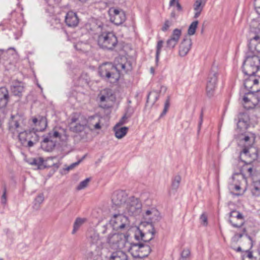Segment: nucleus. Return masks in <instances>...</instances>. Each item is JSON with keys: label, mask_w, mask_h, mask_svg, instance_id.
I'll return each instance as SVG.
<instances>
[{"label": "nucleus", "mask_w": 260, "mask_h": 260, "mask_svg": "<svg viewBox=\"0 0 260 260\" xmlns=\"http://www.w3.org/2000/svg\"><path fill=\"white\" fill-rule=\"evenodd\" d=\"M198 24L199 21L196 20L190 24L187 30V34L189 36H192L195 34Z\"/></svg>", "instance_id": "obj_33"}, {"label": "nucleus", "mask_w": 260, "mask_h": 260, "mask_svg": "<svg viewBox=\"0 0 260 260\" xmlns=\"http://www.w3.org/2000/svg\"><path fill=\"white\" fill-rule=\"evenodd\" d=\"M46 136L52 140H54V139L60 138V135L59 133L57 131L51 132L49 133Z\"/></svg>", "instance_id": "obj_44"}, {"label": "nucleus", "mask_w": 260, "mask_h": 260, "mask_svg": "<svg viewBox=\"0 0 260 260\" xmlns=\"http://www.w3.org/2000/svg\"><path fill=\"white\" fill-rule=\"evenodd\" d=\"M106 100V96L104 95H102L100 97V101L101 102H104Z\"/></svg>", "instance_id": "obj_60"}, {"label": "nucleus", "mask_w": 260, "mask_h": 260, "mask_svg": "<svg viewBox=\"0 0 260 260\" xmlns=\"http://www.w3.org/2000/svg\"><path fill=\"white\" fill-rule=\"evenodd\" d=\"M1 203L4 205L7 204V188L5 185L4 186L3 193L1 197Z\"/></svg>", "instance_id": "obj_46"}, {"label": "nucleus", "mask_w": 260, "mask_h": 260, "mask_svg": "<svg viewBox=\"0 0 260 260\" xmlns=\"http://www.w3.org/2000/svg\"><path fill=\"white\" fill-rule=\"evenodd\" d=\"M108 226H109V225H108V224L104 225L102 226V234H104L107 233V231L108 228Z\"/></svg>", "instance_id": "obj_58"}, {"label": "nucleus", "mask_w": 260, "mask_h": 260, "mask_svg": "<svg viewBox=\"0 0 260 260\" xmlns=\"http://www.w3.org/2000/svg\"><path fill=\"white\" fill-rule=\"evenodd\" d=\"M32 134L34 135L36 137L37 136L35 133H32L30 131H27L25 130L24 128H23L21 132H19L17 135H15L18 137L19 140L21 142V143L23 144L28 138L29 136Z\"/></svg>", "instance_id": "obj_26"}, {"label": "nucleus", "mask_w": 260, "mask_h": 260, "mask_svg": "<svg viewBox=\"0 0 260 260\" xmlns=\"http://www.w3.org/2000/svg\"><path fill=\"white\" fill-rule=\"evenodd\" d=\"M248 47L250 51H252L254 49L256 52L260 53V37L255 35L251 39L249 42Z\"/></svg>", "instance_id": "obj_23"}, {"label": "nucleus", "mask_w": 260, "mask_h": 260, "mask_svg": "<svg viewBox=\"0 0 260 260\" xmlns=\"http://www.w3.org/2000/svg\"><path fill=\"white\" fill-rule=\"evenodd\" d=\"M34 143L32 141L29 140L27 143V146L29 147H31L34 146Z\"/></svg>", "instance_id": "obj_59"}, {"label": "nucleus", "mask_w": 260, "mask_h": 260, "mask_svg": "<svg viewBox=\"0 0 260 260\" xmlns=\"http://www.w3.org/2000/svg\"><path fill=\"white\" fill-rule=\"evenodd\" d=\"M89 181L90 178H86L85 180L80 182L79 185L77 186L76 189L78 190H80L86 188L87 186Z\"/></svg>", "instance_id": "obj_40"}, {"label": "nucleus", "mask_w": 260, "mask_h": 260, "mask_svg": "<svg viewBox=\"0 0 260 260\" xmlns=\"http://www.w3.org/2000/svg\"><path fill=\"white\" fill-rule=\"evenodd\" d=\"M181 35V30L178 28H175L173 30V32L170 37V38L178 42L180 39Z\"/></svg>", "instance_id": "obj_38"}, {"label": "nucleus", "mask_w": 260, "mask_h": 260, "mask_svg": "<svg viewBox=\"0 0 260 260\" xmlns=\"http://www.w3.org/2000/svg\"><path fill=\"white\" fill-rule=\"evenodd\" d=\"M127 119V117L125 114L122 117V118L120 119L119 122L116 125H118V126H121L123 125V124L126 122Z\"/></svg>", "instance_id": "obj_50"}, {"label": "nucleus", "mask_w": 260, "mask_h": 260, "mask_svg": "<svg viewBox=\"0 0 260 260\" xmlns=\"http://www.w3.org/2000/svg\"><path fill=\"white\" fill-rule=\"evenodd\" d=\"M192 46L191 39L186 37L181 41L179 46V54L181 56H185L187 54Z\"/></svg>", "instance_id": "obj_16"}, {"label": "nucleus", "mask_w": 260, "mask_h": 260, "mask_svg": "<svg viewBox=\"0 0 260 260\" xmlns=\"http://www.w3.org/2000/svg\"><path fill=\"white\" fill-rule=\"evenodd\" d=\"M259 91H260V89L256 88L253 89V90H250V91L247 92V94H249V95H251L249 100H251V103L254 106L257 105L260 100V98L254 93H257Z\"/></svg>", "instance_id": "obj_29"}, {"label": "nucleus", "mask_w": 260, "mask_h": 260, "mask_svg": "<svg viewBox=\"0 0 260 260\" xmlns=\"http://www.w3.org/2000/svg\"><path fill=\"white\" fill-rule=\"evenodd\" d=\"M96 116L92 115L86 118L80 114H75L71 118L70 129L75 133L83 132L86 128L91 130L90 128L91 121L94 120Z\"/></svg>", "instance_id": "obj_3"}, {"label": "nucleus", "mask_w": 260, "mask_h": 260, "mask_svg": "<svg viewBox=\"0 0 260 260\" xmlns=\"http://www.w3.org/2000/svg\"><path fill=\"white\" fill-rule=\"evenodd\" d=\"M252 188L251 189V193L253 196H260V180L253 182Z\"/></svg>", "instance_id": "obj_31"}, {"label": "nucleus", "mask_w": 260, "mask_h": 260, "mask_svg": "<svg viewBox=\"0 0 260 260\" xmlns=\"http://www.w3.org/2000/svg\"><path fill=\"white\" fill-rule=\"evenodd\" d=\"M249 118L247 115H244L243 117L239 118L237 123V127L241 131L246 130L249 126Z\"/></svg>", "instance_id": "obj_25"}, {"label": "nucleus", "mask_w": 260, "mask_h": 260, "mask_svg": "<svg viewBox=\"0 0 260 260\" xmlns=\"http://www.w3.org/2000/svg\"><path fill=\"white\" fill-rule=\"evenodd\" d=\"M56 141L55 140H52L47 136H43V140L41 142V148L45 151L50 152L53 150Z\"/></svg>", "instance_id": "obj_18"}, {"label": "nucleus", "mask_w": 260, "mask_h": 260, "mask_svg": "<svg viewBox=\"0 0 260 260\" xmlns=\"http://www.w3.org/2000/svg\"><path fill=\"white\" fill-rule=\"evenodd\" d=\"M128 251L135 258H144L148 256L151 249L147 244L141 242L131 243L128 248Z\"/></svg>", "instance_id": "obj_7"}, {"label": "nucleus", "mask_w": 260, "mask_h": 260, "mask_svg": "<svg viewBox=\"0 0 260 260\" xmlns=\"http://www.w3.org/2000/svg\"><path fill=\"white\" fill-rule=\"evenodd\" d=\"M203 112H201L200 116V120L198 124V132H199L201 129L202 124L203 123Z\"/></svg>", "instance_id": "obj_53"}, {"label": "nucleus", "mask_w": 260, "mask_h": 260, "mask_svg": "<svg viewBox=\"0 0 260 260\" xmlns=\"http://www.w3.org/2000/svg\"><path fill=\"white\" fill-rule=\"evenodd\" d=\"M81 162V160H78L77 162H74L70 165L69 166H68L67 168H66V170L67 171H69L70 170H72L74 169L75 167H77L79 164Z\"/></svg>", "instance_id": "obj_51"}, {"label": "nucleus", "mask_w": 260, "mask_h": 260, "mask_svg": "<svg viewBox=\"0 0 260 260\" xmlns=\"http://www.w3.org/2000/svg\"><path fill=\"white\" fill-rule=\"evenodd\" d=\"M164 41L162 40H159L157 42L156 49V55H155V61L157 63L159 60V55L160 54L161 49L162 47Z\"/></svg>", "instance_id": "obj_34"}, {"label": "nucleus", "mask_w": 260, "mask_h": 260, "mask_svg": "<svg viewBox=\"0 0 260 260\" xmlns=\"http://www.w3.org/2000/svg\"><path fill=\"white\" fill-rule=\"evenodd\" d=\"M248 77L247 78H245L244 86L245 88L250 91V90H253V75H247Z\"/></svg>", "instance_id": "obj_32"}, {"label": "nucleus", "mask_w": 260, "mask_h": 260, "mask_svg": "<svg viewBox=\"0 0 260 260\" xmlns=\"http://www.w3.org/2000/svg\"><path fill=\"white\" fill-rule=\"evenodd\" d=\"M41 122H44L45 123V126L47 125V122L45 118H42L41 120Z\"/></svg>", "instance_id": "obj_62"}, {"label": "nucleus", "mask_w": 260, "mask_h": 260, "mask_svg": "<svg viewBox=\"0 0 260 260\" xmlns=\"http://www.w3.org/2000/svg\"><path fill=\"white\" fill-rule=\"evenodd\" d=\"M64 21L67 25L69 27H75L79 23V18L77 14L72 11L66 14Z\"/></svg>", "instance_id": "obj_17"}, {"label": "nucleus", "mask_w": 260, "mask_h": 260, "mask_svg": "<svg viewBox=\"0 0 260 260\" xmlns=\"http://www.w3.org/2000/svg\"><path fill=\"white\" fill-rule=\"evenodd\" d=\"M88 241L91 246H95L96 249H98V250L101 249L102 241L98 234L95 232L91 234L88 237Z\"/></svg>", "instance_id": "obj_22"}, {"label": "nucleus", "mask_w": 260, "mask_h": 260, "mask_svg": "<svg viewBox=\"0 0 260 260\" xmlns=\"http://www.w3.org/2000/svg\"><path fill=\"white\" fill-rule=\"evenodd\" d=\"M109 260H128L126 253L122 250L111 252L109 256Z\"/></svg>", "instance_id": "obj_24"}, {"label": "nucleus", "mask_w": 260, "mask_h": 260, "mask_svg": "<svg viewBox=\"0 0 260 260\" xmlns=\"http://www.w3.org/2000/svg\"><path fill=\"white\" fill-rule=\"evenodd\" d=\"M254 138H252V139L248 136H245L243 139L241 140V142H243L246 144L244 146V148L240 153V159L241 160V161H243V160L241 159V154L242 153H243L245 155H247L249 153V149L250 148H251L252 146V144L254 142ZM244 162H245L244 161Z\"/></svg>", "instance_id": "obj_20"}, {"label": "nucleus", "mask_w": 260, "mask_h": 260, "mask_svg": "<svg viewBox=\"0 0 260 260\" xmlns=\"http://www.w3.org/2000/svg\"><path fill=\"white\" fill-rule=\"evenodd\" d=\"M255 9L257 13L260 14V0H255L254 2Z\"/></svg>", "instance_id": "obj_52"}, {"label": "nucleus", "mask_w": 260, "mask_h": 260, "mask_svg": "<svg viewBox=\"0 0 260 260\" xmlns=\"http://www.w3.org/2000/svg\"><path fill=\"white\" fill-rule=\"evenodd\" d=\"M128 69H126V64L118 63L115 66L111 63H105L100 66L99 74L100 76L111 83L117 82L120 77V72L127 73Z\"/></svg>", "instance_id": "obj_1"}, {"label": "nucleus", "mask_w": 260, "mask_h": 260, "mask_svg": "<svg viewBox=\"0 0 260 260\" xmlns=\"http://www.w3.org/2000/svg\"><path fill=\"white\" fill-rule=\"evenodd\" d=\"M96 116V117L94 120H92L91 121V124H90V128L92 129L91 131L94 130V129H100L101 128V120L99 118H98V121H96L95 123L94 122V121L95 120L96 118H98V116L96 115H94Z\"/></svg>", "instance_id": "obj_37"}, {"label": "nucleus", "mask_w": 260, "mask_h": 260, "mask_svg": "<svg viewBox=\"0 0 260 260\" xmlns=\"http://www.w3.org/2000/svg\"><path fill=\"white\" fill-rule=\"evenodd\" d=\"M49 21L51 25L54 26V27L58 28L61 26L60 19L55 16L51 18Z\"/></svg>", "instance_id": "obj_41"}, {"label": "nucleus", "mask_w": 260, "mask_h": 260, "mask_svg": "<svg viewBox=\"0 0 260 260\" xmlns=\"http://www.w3.org/2000/svg\"><path fill=\"white\" fill-rule=\"evenodd\" d=\"M11 91L14 95L20 96L22 95L24 88L21 83H16L11 86Z\"/></svg>", "instance_id": "obj_28"}, {"label": "nucleus", "mask_w": 260, "mask_h": 260, "mask_svg": "<svg viewBox=\"0 0 260 260\" xmlns=\"http://www.w3.org/2000/svg\"><path fill=\"white\" fill-rule=\"evenodd\" d=\"M110 20L116 25L121 24L126 19L125 13L122 10L111 8L109 11Z\"/></svg>", "instance_id": "obj_13"}, {"label": "nucleus", "mask_w": 260, "mask_h": 260, "mask_svg": "<svg viewBox=\"0 0 260 260\" xmlns=\"http://www.w3.org/2000/svg\"><path fill=\"white\" fill-rule=\"evenodd\" d=\"M127 127H120V126H118V125H115L114 127L115 136L118 139H121L125 136L127 133Z\"/></svg>", "instance_id": "obj_27"}, {"label": "nucleus", "mask_w": 260, "mask_h": 260, "mask_svg": "<svg viewBox=\"0 0 260 260\" xmlns=\"http://www.w3.org/2000/svg\"><path fill=\"white\" fill-rule=\"evenodd\" d=\"M9 98V92L5 87L0 88V108H5L8 103Z\"/></svg>", "instance_id": "obj_21"}, {"label": "nucleus", "mask_w": 260, "mask_h": 260, "mask_svg": "<svg viewBox=\"0 0 260 260\" xmlns=\"http://www.w3.org/2000/svg\"><path fill=\"white\" fill-rule=\"evenodd\" d=\"M181 178L179 175L174 177L172 182V187L173 189H177L179 187Z\"/></svg>", "instance_id": "obj_35"}, {"label": "nucleus", "mask_w": 260, "mask_h": 260, "mask_svg": "<svg viewBox=\"0 0 260 260\" xmlns=\"http://www.w3.org/2000/svg\"><path fill=\"white\" fill-rule=\"evenodd\" d=\"M171 17L173 18H175L176 17V14L174 11L171 12Z\"/></svg>", "instance_id": "obj_61"}, {"label": "nucleus", "mask_w": 260, "mask_h": 260, "mask_svg": "<svg viewBox=\"0 0 260 260\" xmlns=\"http://www.w3.org/2000/svg\"><path fill=\"white\" fill-rule=\"evenodd\" d=\"M247 170H248V172L250 174H252L253 169H252V168L251 167L248 168L247 169Z\"/></svg>", "instance_id": "obj_63"}, {"label": "nucleus", "mask_w": 260, "mask_h": 260, "mask_svg": "<svg viewBox=\"0 0 260 260\" xmlns=\"http://www.w3.org/2000/svg\"><path fill=\"white\" fill-rule=\"evenodd\" d=\"M242 69L245 75H254L260 69L259 57L252 52H247Z\"/></svg>", "instance_id": "obj_5"}, {"label": "nucleus", "mask_w": 260, "mask_h": 260, "mask_svg": "<svg viewBox=\"0 0 260 260\" xmlns=\"http://www.w3.org/2000/svg\"><path fill=\"white\" fill-rule=\"evenodd\" d=\"M86 221L85 218L78 217L76 219L74 224L72 234H74L79 229V228Z\"/></svg>", "instance_id": "obj_30"}, {"label": "nucleus", "mask_w": 260, "mask_h": 260, "mask_svg": "<svg viewBox=\"0 0 260 260\" xmlns=\"http://www.w3.org/2000/svg\"><path fill=\"white\" fill-rule=\"evenodd\" d=\"M253 84L254 89H260V77L256 79L254 77V75H253Z\"/></svg>", "instance_id": "obj_47"}, {"label": "nucleus", "mask_w": 260, "mask_h": 260, "mask_svg": "<svg viewBox=\"0 0 260 260\" xmlns=\"http://www.w3.org/2000/svg\"><path fill=\"white\" fill-rule=\"evenodd\" d=\"M175 2L176 3V7H177V10L179 11H182V8L181 5L179 3V0H170V3H169L170 7L173 6Z\"/></svg>", "instance_id": "obj_48"}, {"label": "nucleus", "mask_w": 260, "mask_h": 260, "mask_svg": "<svg viewBox=\"0 0 260 260\" xmlns=\"http://www.w3.org/2000/svg\"><path fill=\"white\" fill-rule=\"evenodd\" d=\"M207 0H196L193 8L194 11V18H198L201 15Z\"/></svg>", "instance_id": "obj_19"}, {"label": "nucleus", "mask_w": 260, "mask_h": 260, "mask_svg": "<svg viewBox=\"0 0 260 260\" xmlns=\"http://www.w3.org/2000/svg\"><path fill=\"white\" fill-rule=\"evenodd\" d=\"M110 224L115 230H123L126 226H129V221L126 215L119 212L113 215L110 220Z\"/></svg>", "instance_id": "obj_9"}, {"label": "nucleus", "mask_w": 260, "mask_h": 260, "mask_svg": "<svg viewBox=\"0 0 260 260\" xmlns=\"http://www.w3.org/2000/svg\"><path fill=\"white\" fill-rule=\"evenodd\" d=\"M117 37L113 32H103L98 37V45L104 49L112 50L117 45Z\"/></svg>", "instance_id": "obj_6"}, {"label": "nucleus", "mask_w": 260, "mask_h": 260, "mask_svg": "<svg viewBox=\"0 0 260 260\" xmlns=\"http://www.w3.org/2000/svg\"><path fill=\"white\" fill-rule=\"evenodd\" d=\"M172 25V22L169 20H166L161 28L163 31H166L168 30L169 28Z\"/></svg>", "instance_id": "obj_49"}, {"label": "nucleus", "mask_w": 260, "mask_h": 260, "mask_svg": "<svg viewBox=\"0 0 260 260\" xmlns=\"http://www.w3.org/2000/svg\"><path fill=\"white\" fill-rule=\"evenodd\" d=\"M217 72L213 70H211L209 75L206 85V92L209 97L212 96L214 94L217 82Z\"/></svg>", "instance_id": "obj_11"}, {"label": "nucleus", "mask_w": 260, "mask_h": 260, "mask_svg": "<svg viewBox=\"0 0 260 260\" xmlns=\"http://www.w3.org/2000/svg\"><path fill=\"white\" fill-rule=\"evenodd\" d=\"M200 219L204 224L207 225V216L205 214H202L201 215Z\"/></svg>", "instance_id": "obj_54"}, {"label": "nucleus", "mask_w": 260, "mask_h": 260, "mask_svg": "<svg viewBox=\"0 0 260 260\" xmlns=\"http://www.w3.org/2000/svg\"><path fill=\"white\" fill-rule=\"evenodd\" d=\"M43 163V159L42 158H34L29 162L31 165L35 166L38 168H39L42 166Z\"/></svg>", "instance_id": "obj_36"}, {"label": "nucleus", "mask_w": 260, "mask_h": 260, "mask_svg": "<svg viewBox=\"0 0 260 260\" xmlns=\"http://www.w3.org/2000/svg\"><path fill=\"white\" fill-rule=\"evenodd\" d=\"M178 43V42L177 41L170 38L167 41L166 46L168 48L173 49L176 46Z\"/></svg>", "instance_id": "obj_42"}, {"label": "nucleus", "mask_w": 260, "mask_h": 260, "mask_svg": "<svg viewBox=\"0 0 260 260\" xmlns=\"http://www.w3.org/2000/svg\"><path fill=\"white\" fill-rule=\"evenodd\" d=\"M190 253V252L188 249H184L181 252V257L180 260H188Z\"/></svg>", "instance_id": "obj_43"}, {"label": "nucleus", "mask_w": 260, "mask_h": 260, "mask_svg": "<svg viewBox=\"0 0 260 260\" xmlns=\"http://www.w3.org/2000/svg\"><path fill=\"white\" fill-rule=\"evenodd\" d=\"M142 205L139 199L135 197H131L123 205L122 210L119 212H122L126 215L137 218L142 213Z\"/></svg>", "instance_id": "obj_4"}, {"label": "nucleus", "mask_w": 260, "mask_h": 260, "mask_svg": "<svg viewBox=\"0 0 260 260\" xmlns=\"http://www.w3.org/2000/svg\"><path fill=\"white\" fill-rule=\"evenodd\" d=\"M44 201V197L43 194L41 193L37 196L35 199V205H40Z\"/></svg>", "instance_id": "obj_45"}, {"label": "nucleus", "mask_w": 260, "mask_h": 260, "mask_svg": "<svg viewBox=\"0 0 260 260\" xmlns=\"http://www.w3.org/2000/svg\"><path fill=\"white\" fill-rule=\"evenodd\" d=\"M151 229L149 230L147 233H144L139 228H137L135 232V239L138 241H142L144 242H148L151 240L155 233V230L153 224H151Z\"/></svg>", "instance_id": "obj_10"}, {"label": "nucleus", "mask_w": 260, "mask_h": 260, "mask_svg": "<svg viewBox=\"0 0 260 260\" xmlns=\"http://www.w3.org/2000/svg\"><path fill=\"white\" fill-rule=\"evenodd\" d=\"M229 222L233 227L237 228L239 231V232H235V234L233 237L234 241H238L244 235H245L247 238L251 241V245H252V238L250 236L246 234V228L243 226L245 222L244 220V216L241 213L236 210L232 211L230 213Z\"/></svg>", "instance_id": "obj_2"}, {"label": "nucleus", "mask_w": 260, "mask_h": 260, "mask_svg": "<svg viewBox=\"0 0 260 260\" xmlns=\"http://www.w3.org/2000/svg\"><path fill=\"white\" fill-rule=\"evenodd\" d=\"M170 96H168L167 99L166 100L165 103L164 110H163L162 113L160 115V116H159L160 118L163 117L164 116H165L166 114V113L170 107Z\"/></svg>", "instance_id": "obj_39"}, {"label": "nucleus", "mask_w": 260, "mask_h": 260, "mask_svg": "<svg viewBox=\"0 0 260 260\" xmlns=\"http://www.w3.org/2000/svg\"><path fill=\"white\" fill-rule=\"evenodd\" d=\"M248 94H247V93H245V95L244 96H243V100L244 101V103L246 104V103H251V100H249V99L250 98H248L247 96V95H248Z\"/></svg>", "instance_id": "obj_56"}, {"label": "nucleus", "mask_w": 260, "mask_h": 260, "mask_svg": "<svg viewBox=\"0 0 260 260\" xmlns=\"http://www.w3.org/2000/svg\"><path fill=\"white\" fill-rule=\"evenodd\" d=\"M159 212L157 210L154 208H151L146 210L143 214V218L147 221V223L150 225L152 224V222L158 219Z\"/></svg>", "instance_id": "obj_14"}, {"label": "nucleus", "mask_w": 260, "mask_h": 260, "mask_svg": "<svg viewBox=\"0 0 260 260\" xmlns=\"http://www.w3.org/2000/svg\"><path fill=\"white\" fill-rule=\"evenodd\" d=\"M83 45V44L82 43H77L74 45V48L77 50L82 51H83V48H82V46Z\"/></svg>", "instance_id": "obj_55"}, {"label": "nucleus", "mask_w": 260, "mask_h": 260, "mask_svg": "<svg viewBox=\"0 0 260 260\" xmlns=\"http://www.w3.org/2000/svg\"><path fill=\"white\" fill-rule=\"evenodd\" d=\"M125 241V236L123 234L117 233L110 234L107 237V242L111 245H116L120 247Z\"/></svg>", "instance_id": "obj_15"}, {"label": "nucleus", "mask_w": 260, "mask_h": 260, "mask_svg": "<svg viewBox=\"0 0 260 260\" xmlns=\"http://www.w3.org/2000/svg\"><path fill=\"white\" fill-rule=\"evenodd\" d=\"M32 121H33L34 123H35V124H37V122H38V119H37V118H33V119H32Z\"/></svg>", "instance_id": "obj_64"}, {"label": "nucleus", "mask_w": 260, "mask_h": 260, "mask_svg": "<svg viewBox=\"0 0 260 260\" xmlns=\"http://www.w3.org/2000/svg\"><path fill=\"white\" fill-rule=\"evenodd\" d=\"M24 118L23 116L17 114L12 115L8 121V130L13 135H17L24 128Z\"/></svg>", "instance_id": "obj_8"}, {"label": "nucleus", "mask_w": 260, "mask_h": 260, "mask_svg": "<svg viewBox=\"0 0 260 260\" xmlns=\"http://www.w3.org/2000/svg\"><path fill=\"white\" fill-rule=\"evenodd\" d=\"M247 254L246 256H244L243 259L245 260V259L247 258L252 259L253 258V255H252V252L251 251H247Z\"/></svg>", "instance_id": "obj_57"}, {"label": "nucleus", "mask_w": 260, "mask_h": 260, "mask_svg": "<svg viewBox=\"0 0 260 260\" xmlns=\"http://www.w3.org/2000/svg\"><path fill=\"white\" fill-rule=\"evenodd\" d=\"M127 194L123 190H117L115 191L112 197L113 205L122 210L123 205L127 202Z\"/></svg>", "instance_id": "obj_12"}]
</instances>
